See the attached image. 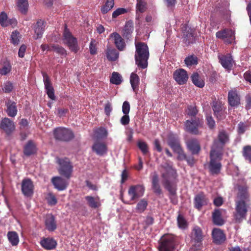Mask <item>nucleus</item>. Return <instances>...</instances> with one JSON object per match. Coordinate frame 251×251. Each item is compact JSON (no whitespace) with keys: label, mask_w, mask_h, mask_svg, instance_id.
Here are the masks:
<instances>
[{"label":"nucleus","mask_w":251,"mask_h":251,"mask_svg":"<svg viewBox=\"0 0 251 251\" xmlns=\"http://www.w3.org/2000/svg\"><path fill=\"white\" fill-rule=\"evenodd\" d=\"M161 176L163 180L162 183L166 189L169 192V198L173 204H176L178 199L176 196V182L177 175L176 171L172 170L166 173H163Z\"/></svg>","instance_id":"nucleus-1"},{"label":"nucleus","mask_w":251,"mask_h":251,"mask_svg":"<svg viewBox=\"0 0 251 251\" xmlns=\"http://www.w3.org/2000/svg\"><path fill=\"white\" fill-rule=\"evenodd\" d=\"M224 153L217 152L214 150H210L209 153L210 160L208 163L209 173L212 176L218 175L220 174L222 164L221 161Z\"/></svg>","instance_id":"nucleus-2"},{"label":"nucleus","mask_w":251,"mask_h":251,"mask_svg":"<svg viewBox=\"0 0 251 251\" xmlns=\"http://www.w3.org/2000/svg\"><path fill=\"white\" fill-rule=\"evenodd\" d=\"M235 208L233 213L234 219L236 223H240L246 219L249 204L246 201H235Z\"/></svg>","instance_id":"nucleus-3"},{"label":"nucleus","mask_w":251,"mask_h":251,"mask_svg":"<svg viewBox=\"0 0 251 251\" xmlns=\"http://www.w3.org/2000/svg\"><path fill=\"white\" fill-rule=\"evenodd\" d=\"M56 163L59 165L58 172L59 174L69 179L73 172V166L70 160L67 157L56 158Z\"/></svg>","instance_id":"nucleus-4"},{"label":"nucleus","mask_w":251,"mask_h":251,"mask_svg":"<svg viewBox=\"0 0 251 251\" xmlns=\"http://www.w3.org/2000/svg\"><path fill=\"white\" fill-rule=\"evenodd\" d=\"M63 41L72 52L76 53L79 50L80 47L78 44L77 39L70 32L66 25H65L63 32Z\"/></svg>","instance_id":"nucleus-5"},{"label":"nucleus","mask_w":251,"mask_h":251,"mask_svg":"<svg viewBox=\"0 0 251 251\" xmlns=\"http://www.w3.org/2000/svg\"><path fill=\"white\" fill-rule=\"evenodd\" d=\"M229 136L227 133L223 130L219 131L217 138L214 140L210 150H214L224 153V148L226 144L229 142Z\"/></svg>","instance_id":"nucleus-6"},{"label":"nucleus","mask_w":251,"mask_h":251,"mask_svg":"<svg viewBox=\"0 0 251 251\" xmlns=\"http://www.w3.org/2000/svg\"><path fill=\"white\" fill-rule=\"evenodd\" d=\"M159 251H174L176 246L175 237L172 234L164 235L158 242Z\"/></svg>","instance_id":"nucleus-7"},{"label":"nucleus","mask_w":251,"mask_h":251,"mask_svg":"<svg viewBox=\"0 0 251 251\" xmlns=\"http://www.w3.org/2000/svg\"><path fill=\"white\" fill-rule=\"evenodd\" d=\"M53 134L56 140L69 142L74 139L75 135L72 130L63 127H59L53 130Z\"/></svg>","instance_id":"nucleus-8"},{"label":"nucleus","mask_w":251,"mask_h":251,"mask_svg":"<svg viewBox=\"0 0 251 251\" xmlns=\"http://www.w3.org/2000/svg\"><path fill=\"white\" fill-rule=\"evenodd\" d=\"M203 120L200 117H194L191 120H187L185 122V130L192 134H200L199 128L202 126Z\"/></svg>","instance_id":"nucleus-9"},{"label":"nucleus","mask_w":251,"mask_h":251,"mask_svg":"<svg viewBox=\"0 0 251 251\" xmlns=\"http://www.w3.org/2000/svg\"><path fill=\"white\" fill-rule=\"evenodd\" d=\"M204 237L203 232L200 227L196 226L193 228L190 234V238L193 246L197 248H200L202 245Z\"/></svg>","instance_id":"nucleus-10"},{"label":"nucleus","mask_w":251,"mask_h":251,"mask_svg":"<svg viewBox=\"0 0 251 251\" xmlns=\"http://www.w3.org/2000/svg\"><path fill=\"white\" fill-rule=\"evenodd\" d=\"M216 37L221 39L226 44H231L235 40V32L230 28H224L216 33Z\"/></svg>","instance_id":"nucleus-11"},{"label":"nucleus","mask_w":251,"mask_h":251,"mask_svg":"<svg viewBox=\"0 0 251 251\" xmlns=\"http://www.w3.org/2000/svg\"><path fill=\"white\" fill-rule=\"evenodd\" d=\"M168 145L174 152L179 154L181 153L183 151L181 147L178 137L176 134L170 133L168 135Z\"/></svg>","instance_id":"nucleus-12"},{"label":"nucleus","mask_w":251,"mask_h":251,"mask_svg":"<svg viewBox=\"0 0 251 251\" xmlns=\"http://www.w3.org/2000/svg\"><path fill=\"white\" fill-rule=\"evenodd\" d=\"M0 128L9 136L15 130V125L12 120L5 117L0 121Z\"/></svg>","instance_id":"nucleus-13"},{"label":"nucleus","mask_w":251,"mask_h":251,"mask_svg":"<svg viewBox=\"0 0 251 251\" xmlns=\"http://www.w3.org/2000/svg\"><path fill=\"white\" fill-rule=\"evenodd\" d=\"M145 188L140 185H132L128 190V194L130 197V201H133L142 197L144 193Z\"/></svg>","instance_id":"nucleus-14"},{"label":"nucleus","mask_w":251,"mask_h":251,"mask_svg":"<svg viewBox=\"0 0 251 251\" xmlns=\"http://www.w3.org/2000/svg\"><path fill=\"white\" fill-rule=\"evenodd\" d=\"M173 78L179 85H184L187 83L189 76L184 69H178L174 72Z\"/></svg>","instance_id":"nucleus-15"},{"label":"nucleus","mask_w":251,"mask_h":251,"mask_svg":"<svg viewBox=\"0 0 251 251\" xmlns=\"http://www.w3.org/2000/svg\"><path fill=\"white\" fill-rule=\"evenodd\" d=\"M34 185L33 182L29 178L24 179L22 182L21 189L24 196L31 197L34 192Z\"/></svg>","instance_id":"nucleus-16"},{"label":"nucleus","mask_w":251,"mask_h":251,"mask_svg":"<svg viewBox=\"0 0 251 251\" xmlns=\"http://www.w3.org/2000/svg\"><path fill=\"white\" fill-rule=\"evenodd\" d=\"M212 108L214 112V115L218 120H221L225 119L226 117L225 110L221 101L215 100L213 101Z\"/></svg>","instance_id":"nucleus-17"},{"label":"nucleus","mask_w":251,"mask_h":251,"mask_svg":"<svg viewBox=\"0 0 251 251\" xmlns=\"http://www.w3.org/2000/svg\"><path fill=\"white\" fill-rule=\"evenodd\" d=\"M42 75L47 94L51 100H54L55 97L54 96V89L52 87L50 77L45 72H42Z\"/></svg>","instance_id":"nucleus-18"},{"label":"nucleus","mask_w":251,"mask_h":251,"mask_svg":"<svg viewBox=\"0 0 251 251\" xmlns=\"http://www.w3.org/2000/svg\"><path fill=\"white\" fill-rule=\"evenodd\" d=\"M238 193L235 201H241L248 202L249 201L250 194L248 191V187L246 185L237 186Z\"/></svg>","instance_id":"nucleus-19"},{"label":"nucleus","mask_w":251,"mask_h":251,"mask_svg":"<svg viewBox=\"0 0 251 251\" xmlns=\"http://www.w3.org/2000/svg\"><path fill=\"white\" fill-rule=\"evenodd\" d=\"M92 150L97 155L102 156L107 153V147L104 142L97 140L94 142L92 147Z\"/></svg>","instance_id":"nucleus-20"},{"label":"nucleus","mask_w":251,"mask_h":251,"mask_svg":"<svg viewBox=\"0 0 251 251\" xmlns=\"http://www.w3.org/2000/svg\"><path fill=\"white\" fill-rule=\"evenodd\" d=\"M183 40L186 44L189 45L195 42L194 30L191 27L184 25L182 27Z\"/></svg>","instance_id":"nucleus-21"},{"label":"nucleus","mask_w":251,"mask_h":251,"mask_svg":"<svg viewBox=\"0 0 251 251\" xmlns=\"http://www.w3.org/2000/svg\"><path fill=\"white\" fill-rule=\"evenodd\" d=\"M150 54H142L140 52L135 54V63L139 68L145 69L148 67V60Z\"/></svg>","instance_id":"nucleus-22"},{"label":"nucleus","mask_w":251,"mask_h":251,"mask_svg":"<svg viewBox=\"0 0 251 251\" xmlns=\"http://www.w3.org/2000/svg\"><path fill=\"white\" fill-rule=\"evenodd\" d=\"M219 62L226 70L230 71L233 66V58L230 54L219 56Z\"/></svg>","instance_id":"nucleus-23"},{"label":"nucleus","mask_w":251,"mask_h":251,"mask_svg":"<svg viewBox=\"0 0 251 251\" xmlns=\"http://www.w3.org/2000/svg\"><path fill=\"white\" fill-rule=\"evenodd\" d=\"M213 242L217 245L222 244L226 239V235L223 230L219 228H215L212 232Z\"/></svg>","instance_id":"nucleus-24"},{"label":"nucleus","mask_w":251,"mask_h":251,"mask_svg":"<svg viewBox=\"0 0 251 251\" xmlns=\"http://www.w3.org/2000/svg\"><path fill=\"white\" fill-rule=\"evenodd\" d=\"M228 102L232 107L237 106L240 104V98L235 89H232L228 92Z\"/></svg>","instance_id":"nucleus-25"},{"label":"nucleus","mask_w":251,"mask_h":251,"mask_svg":"<svg viewBox=\"0 0 251 251\" xmlns=\"http://www.w3.org/2000/svg\"><path fill=\"white\" fill-rule=\"evenodd\" d=\"M186 145L188 149L192 154H198L201 151L200 144L197 139H190L187 141Z\"/></svg>","instance_id":"nucleus-26"},{"label":"nucleus","mask_w":251,"mask_h":251,"mask_svg":"<svg viewBox=\"0 0 251 251\" xmlns=\"http://www.w3.org/2000/svg\"><path fill=\"white\" fill-rule=\"evenodd\" d=\"M45 23L41 20H38L34 24L33 28L35 35L33 36L34 39L37 40L42 37L45 30Z\"/></svg>","instance_id":"nucleus-27"},{"label":"nucleus","mask_w":251,"mask_h":251,"mask_svg":"<svg viewBox=\"0 0 251 251\" xmlns=\"http://www.w3.org/2000/svg\"><path fill=\"white\" fill-rule=\"evenodd\" d=\"M208 199L203 193L198 194L194 198V206L199 210H200L203 206L206 205Z\"/></svg>","instance_id":"nucleus-28"},{"label":"nucleus","mask_w":251,"mask_h":251,"mask_svg":"<svg viewBox=\"0 0 251 251\" xmlns=\"http://www.w3.org/2000/svg\"><path fill=\"white\" fill-rule=\"evenodd\" d=\"M41 246L47 250L55 249L57 245L56 241L52 238H44L40 241Z\"/></svg>","instance_id":"nucleus-29"},{"label":"nucleus","mask_w":251,"mask_h":251,"mask_svg":"<svg viewBox=\"0 0 251 251\" xmlns=\"http://www.w3.org/2000/svg\"><path fill=\"white\" fill-rule=\"evenodd\" d=\"M51 180L54 187L59 191L66 189L68 185L66 180L59 176L54 177Z\"/></svg>","instance_id":"nucleus-30"},{"label":"nucleus","mask_w":251,"mask_h":251,"mask_svg":"<svg viewBox=\"0 0 251 251\" xmlns=\"http://www.w3.org/2000/svg\"><path fill=\"white\" fill-rule=\"evenodd\" d=\"M45 224L46 228L50 231H53L56 229L55 217L52 214H48L46 216Z\"/></svg>","instance_id":"nucleus-31"},{"label":"nucleus","mask_w":251,"mask_h":251,"mask_svg":"<svg viewBox=\"0 0 251 251\" xmlns=\"http://www.w3.org/2000/svg\"><path fill=\"white\" fill-rule=\"evenodd\" d=\"M6 105L7 107L6 112L7 115L11 117H15L18 111L16 102L8 100L6 103Z\"/></svg>","instance_id":"nucleus-32"},{"label":"nucleus","mask_w":251,"mask_h":251,"mask_svg":"<svg viewBox=\"0 0 251 251\" xmlns=\"http://www.w3.org/2000/svg\"><path fill=\"white\" fill-rule=\"evenodd\" d=\"M111 36L114 38V43L116 48L120 51L123 50L126 47V44L120 34L115 32L111 34Z\"/></svg>","instance_id":"nucleus-33"},{"label":"nucleus","mask_w":251,"mask_h":251,"mask_svg":"<svg viewBox=\"0 0 251 251\" xmlns=\"http://www.w3.org/2000/svg\"><path fill=\"white\" fill-rule=\"evenodd\" d=\"M37 149L34 142L29 140L25 145L24 148V153L25 156H29L36 152Z\"/></svg>","instance_id":"nucleus-34"},{"label":"nucleus","mask_w":251,"mask_h":251,"mask_svg":"<svg viewBox=\"0 0 251 251\" xmlns=\"http://www.w3.org/2000/svg\"><path fill=\"white\" fill-rule=\"evenodd\" d=\"M85 199L87 201L89 206L92 208L96 209L101 206L100 199L98 196L94 197L91 196H87L85 197Z\"/></svg>","instance_id":"nucleus-35"},{"label":"nucleus","mask_w":251,"mask_h":251,"mask_svg":"<svg viewBox=\"0 0 251 251\" xmlns=\"http://www.w3.org/2000/svg\"><path fill=\"white\" fill-rule=\"evenodd\" d=\"M152 188L154 193L157 195L162 194V190L159 184L158 175L156 172L153 173L151 179Z\"/></svg>","instance_id":"nucleus-36"},{"label":"nucleus","mask_w":251,"mask_h":251,"mask_svg":"<svg viewBox=\"0 0 251 251\" xmlns=\"http://www.w3.org/2000/svg\"><path fill=\"white\" fill-rule=\"evenodd\" d=\"M105 53L107 59L110 61H115L119 57L118 51L115 49L110 46L107 47Z\"/></svg>","instance_id":"nucleus-37"},{"label":"nucleus","mask_w":251,"mask_h":251,"mask_svg":"<svg viewBox=\"0 0 251 251\" xmlns=\"http://www.w3.org/2000/svg\"><path fill=\"white\" fill-rule=\"evenodd\" d=\"M212 221L214 225L222 226L224 224V220L222 218V214L220 210L216 209L212 213Z\"/></svg>","instance_id":"nucleus-38"},{"label":"nucleus","mask_w":251,"mask_h":251,"mask_svg":"<svg viewBox=\"0 0 251 251\" xmlns=\"http://www.w3.org/2000/svg\"><path fill=\"white\" fill-rule=\"evenodd\" d=\"M133 22L128 21L126 22L122 31V35L126 39H129L133 30Z\"/></svg>","instance_id":"nucleus-39"},{"label":"nucleus","mask_w":251,"mask_h":251,"mask_svg":"<svg viewBox=\"0 0 251 251\" xmlns=\"http://www.w3.org/2000/svg\"><path fill=\"white\" fill-rule=\"evenodd\" d=\"M130 83L133 91L136 93L139 89L140 81L139 77L136 73H132L131 74L130 76Z\"/></svg>","instance_id":"nucleus-40"},{"label":"nucleus","mask_w":251,"mask_h":251,"mask_svg":"<svg viewBox=\"0 0 251 251\" xmlns=\"http://www.w3.org/2000/svg\"><path fill=\"white\" fill-rule=\"evenodd\" d=\"M1 67L0 68V74L5 75L9 73L11 70L12 66L9 61L4 59L1 61Z\"/></svg>","instance_id":"nucleus-41"},{"label":"nucleus","mask_w":251,"mask_h":251,"mask_svg":"<svg viewBox=\"0 0 251 251\" xmlns=\"http://www.w3.org/2000/svg\"><path fill=\"white\" fill-rule=\"evenodd\" d=\"M136 19H139L140 15L138 13H144L147 9V2L145 0H137L136 6Z\"/></svg>","instance_id":"nucleus-42"},{"label":"nucleus","mask_w":251,"mask_h":251,"mask_svg":"<svg viewBox=\"0 0 251 251\" xmlns=\"http://www.w3.org/2000/svg\"><path fill=\"white\" fill-rule=\"evenodd\" d=\"M7 236L12 246H16L19 244V238L18 233L16 231H8Z\"/></svg>","instance_id":"nucleus-43"},{"label":"nucleus","mask_w":251,"mask_h":251,"mask_svg":"<svg viewBox=\"0 0 251 251\" xmlns=\"http://www.w3.org/2000/svg\"><path fill=\"white\" fill-rule=\"evenodd\" d=\"M135 48L136 53L140 52L142 54H150L149 48L145 43L137 42L135 43Z\"/></svg>","instance_id":"nucleus-44"},{"label":"nucleus","mask_w":251,"mask_h":251,"mask_svg":"<svg viewBox=\"0 0 251 251\" xmlns=\"http://www.w3.org/2000/svg\"><path fill=\"white\" fill-rule=\"evenodd\" d=\"M17 5L21 13L24 15L26 14L28 9L27 0H17Z\"/></svg>","instance_id":"nucleus-45"},{"label":"nucleus","mask_w":251,"mask_h":251,"mask_svg":"<svg viewBox=\"0 0 251 251\" xmlns=\"http://www.w3.org/2000/svg\"><path fill=\"white\" fill-rule=\"evenodd\" d=\"M193 83L196 86L202 88L204 85V82L200 77L197 73H194L191 76Z\"/></svg>","instance_id":"nucleus-46"},{"label":"nucleus","mask_w":251,"mask_h":251,"mask_svg":"<svg viewBox=\"0 0 251 251\" xmlns=\"http://www.w3.org/2000/svg\"><path fill=\"white\" fill-rule=\"evenodd\" d=\"M184 63L188 67L190 68L193 65H196L198 64V58L194 55H189L185 58Z\"/></svg>","instance_id":"nucleus-47"},{"label":"nucleus","mask_w":251,"mask_h":251,"mask_svg":"<svg viewBox=\"0 0 251 251\" xmlns=\"http://www.w3.org/2000/svg\"><path fill=\"white\" fill-rule=\"evenodd\" d=\"M242 154L246 161L251 164V146L248 145L244 147Z\"/></svg>","instance_id":"nucleus-48"},{"label":"nucleus","mask_w":251,"mask_h":251,"mask_svg":"<svg viewBox=\"0 0 251 251\" xmlns=\"http://www.w3.org/2000/svg\"><path fill=\"white\" fill-rule=\"evenodd\" d=\"M114 0H106L105 4L101 8V12L105 14L110 11L114 6Z\"/></svg>","instance_id":"nucleus-49"},{"label":"nucleus","mask_w":251,"mask_h":251,"mask_svg":"<svg viewBox=\"0 0 251 251\" xmlns=\"http://www.w3.org/2000/svg\"><path fill=\"white\" fill-rule=\"evenodd\" d=\"M94 132L97 139L106 137L108 134L106 129L102 127H100L96 129Z\"/></svg>","instance_id":"nucleus-50"},{"label":"nucleus","mask_w":251,"mask_h":251,"mask_svg":"<svg viewBox=\"0 0 251 251\" xmlns=\"http://www.w3.org/2000/svg\"><path fill=\"white\" fill-rule=\"evenodd\" d=\"M122 81V77L117 72H113L110 78V82L112 84L119 85Z\"/></svg>","instance_id":"nucleus-51"},{"label":"nucleus","mask_w":251,"mask_h":251,"mask_svg":"<svg viewBox=\"0 0 251 251\" xmlns=\"http://www.w3.org/2000/svg\"><path fill=\"white\" fill-rule=\"evenodd\" d=\"M21 35L17 30L13 31L11 35V42L14 45H17L20 42Z\"/></svg>","instance_id":"nucleus-52"},{"label":"nucleus","mask_w":251,"mask_h":251,"mask_svg":"<svg viewBox=\"0 0 251 251\" xmlns=\"http://www.w3.org/2000/svg\"><path fill=\"white\" fill-rule=\"evenodd\" d=\"M179 157L181 158L182 159L185 160L189 165L190 166H193L194 164L196 162V160L194 159V157L193 156H187L184 153V151L182 152L181 153L179 154Z\"/></svg>","instance_id":"nucleus-53"},{"label":"nucleus","mask_w":251,"mask_h":251,"mask_svg":"<svg viewBox=\"0 0 251 251\" xmlns=\"http://www.w3.org/2000/svg\"><path fill=\"white\" fill-rule=\"evenodd\" d=\"M147 205V201L142 199L137 203L136 209L139 213H142L146 210Z\"/></svg>","instance_id":"nucleus-54"},{"label":"nucleus","mask_w":251,"mask_h":251,"mask_svg":"<svg viewBox=\"0 0 251 251\" xmlns=\"http://www.w3.org/2000/svg\"><path fill=\"white\" fill-rule=\"evenodd\" d=\"M137 146L144 155H146L149 153V146L145 142L139 141Z\"/></svg>","instance_id":"nucleus-55"},{"label":"nucleus","mask_w":251,"mask_h":251,"mask_svg":"<svg viewBox=\"0 0 251 251\" xmlns=\"http://www.w3.org/2000/svg\"><path fill=\"white\" fill-rule=\"evenodd\" d=\"M52 51H55L60 55L66 56L67 55L66 50L62 47L58 45H52Z\"/></svg>","instance_id":"nucleus-56"},{"label":"nucleus","mask_w":251,"mask_h":251,"mask_svg":"<svg viewBox=\"0 0 251 251\" xmlns=\"http://www.w3.org/2000/svg\"><path fill=\"white\" fill-rule=\"evenodd\" d=\"M198 113V110L196 106L189 105L187 107V114L191 118L197 117L196 115Z\"/></svg>","instance_id":"nucleus-57"},{"label":"nucleus","mask_w":251,"mask_h":251,"mask_svg":"<svg viewBox=\"0 0 251 251\" xmlns=\"http://www.w3.org/2000/svg\"><path fill=\"white\" fill-rule=\"evenodd\" d=\"M177 225L179 228L182 229H185L187 226V222L183 217L180 214H179L177 218Z\"/></svg>","instance_id":"nucleus-58"},{"label":"nucleus","mask_w":251,"mask_h":251,"mask_svg":"<svg viewBox=\"0 0 251 251\" xmlns=\"http://www.w3.org/2000/svg\"><path fill=\"white\" fill-rule=\"evenodd\" d=\"M89 50L91 55H95L97 53V43L95 40H91L89 45Z\"/></svg>","instance_id":"nucleus-59"},{"label":"nucleus","mask_w":251,"mask_h":251,"mask_svg":"<svg viewBox=\"0 0 251 251\" xmlns=\"http://www.w3.org/2000/svg\"><path fill=\"white\" fill-rule=\"evenodd\" d=\"M13 89V85L12 82L9 81L5 82L3 84L2 90L5 93H10Z\"/></svg>","instance_id":"nucleus-60"},{"label":"nucleus","mask_w":251,"mask_h":251,"mask_svg":"<svg viewBox=\"0 0 251 251\" xmlns=\"http://www.w3.org/2000/svg\"><path fill=\"white\" fill-rule=\"evenodd\" d=\"M127 12V9L125 8H119L115 10L112 13V18H116L119 15L124 14Z\"/></svg>","instance_id":"nucleus-61"},{"label":"nucleus","mask_w":251,"mask_h":251,"mask_svg":"<svg viewBox=\"0 0 251 251\" xmlns=\"http://www.w3.org/2000/svg\"><path fill=\"white\" fill-rule=\"evenodd\" d=\"M206 123L210 129H213L215 126V122L211 115H207L206 117Z\"/></svg>","instance_id":"nucleus-62"},{"label":"nucleus","mask_w":251,"mask_h":251,"mask_svg":"<svg viewBox=\"0 0 251 251\" xmlns=\"http://www.w3.org/2000/svg\"><path fill=\"white\" fill-rule=\"evenodd\" d=\"M7 20V14L2 12L0 14V24L3 27L7 26V24H6V22Z\"/></svg>","instance_id":"nucleus-63"},{"label":"nucleus","mask_w":251,"mask_h":251,"mask_svg":"<svg viewBox=\"0 0 251 251\" xmlns=\"http://www.w3.org/2000/svg\"><path fill=\"white\" fill-rule=\"evenodd\" d=\"M154 219L152 217L149 216H147L143 223L144 225V228L145 229L147 228L149 226L152 225Z\"/></svg>","instance_id":"nucleus-64"}]
</instances>
